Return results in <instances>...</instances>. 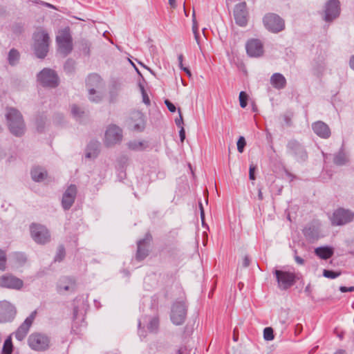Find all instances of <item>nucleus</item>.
<instances>
[{
    "mask_svg": "<svg viewBox=\"0 0 354 354\" xmlns=\"http://www.w3.org/2000/svg\"><path fill=\"white\" fill-rule=\"evenodd\" d=\"M6 118L11 133L21 136L25 132V124L21 113L15 108H8Z\"/></svg>",
    "mask_w": 354,
    "mask_h": 354,
    "instance_id": "obj_1",
    "label": "nucleus"
},
{
    "mask_svg": "<svg viewBox=\"0 0 354 354\" xmlns=\"http://www.w3.org/2000/svg\"><path fill=\"white\" fill-rule=\"evenodd\" d=\"M34 44L33 49L38 58H44L48 52L50 37L48 33L39 29L33 35Z\"/></svg>",
    "mask_w": 354,
    "mask_h": 354,
    "instance_id": "obj_2",
    "label": "nucleus"
},
{
    "mask_svg": "<svg viewBox=\"0 0 354 354\" xmlns=\"http://www.w3.org/2000/svg\"><path fill=\"white\" fill-rule=\"evenodd\" d=\"M187 313V305L185 300H177L171 306L170 319L171 322L180 326L184 324Z\"/></svg>",
    "mask_w": 354,
    "mask_h": 354,
    "instance_id": "obj_3",
    "label": "nucleus"
},
{
    "mask_svg": "<svg viewBox=\"0 0 354 354\" xmlns=\"http://www.w3.org/2000/svg\"><path fill=\"white\" fill-rule=\"evenodd\" d=\"M59 52L64 56L68 55L73 50L72 37L68 28L59 32L56 37Z\"/></svg>",
    "mask_w": 354,
    "mask_h": 354,
    "instance_id": "obj_4",
    "label": "nucleus"
},
{
    "mask_svg": "<svg viewBox=\"0 0 354 354\" xmlns=\"http://www.w3.org/2000/svg\"><path fill=\"white\" fill-rule=\"evenodd\" d=\"M28 344L34 351H44L50 346V339L44 334L34 333L28 337Z\"/></svg>",
    "mask_w": 354,
    "mask_h": 354,
    "instance_id": "obj_5",
    "label": "nucleus"
},
{
    "mask_svg": "<svg viewBox=\"0 0 354 354\" xmlns=\"http://www.w3.org/2000/svg\"><path fill=\"white\" fill-rule=\"evenodd\" d=\"M286 148L287 153L293 156L297 161L305 162L308 159V153L303 145L299 141L294 139L289 140Z\"/></svg>",
    "mask_w": 354,
    "mask_h": 354,
    "instance_id": "obj_6",
    "label": "nucleus"
},
{
    "mask_svg": "<svg viewBox=\"0 0 354 354\" xmlns=\"http://www.w3.org/2000/svg\"><path fill=\"white\" fill-rule=\"evenodd\" d=\"M273 273L275 275L278 287L281 290H287L292 286L296 282V274L294 272L274 270Z\"/></svg>",
    "mask_w": 354,
    "mask_h": 354,
    "instance_id": "obj_7",
    "label": "nucleus"
},
{
    "mask_svg": "<svg viewBox=\"0 0 354 354\" xmlns=\"http://www.w3.org/2000/svg\"><path fill=\"white\" fill-rule=\"evenodd\" d=\"M263 21L266 29L274 33L281 32L285 28L283 19L274 13H268L266 15L263 17Z\"/></svg>",
    "mask_w": 354,
    "mask_h": 354,
    "instance_id": "obj_8",
    "label": "nucleus"
},
{
    "mask_svg": "<svg viewBox=\"0 0 354 354\" xmlns=\"http://www.w3.org/2000/svg\"><path fill=\"white\" fill-rule=\"evenodd\" d=\"M354 219V212L344 208L336 209L330 218L333 225H344L351 223Z\"/></svg>",
    "mask_w": 354,
    "mask_h": 354,
    "instance_id": "obj_9",
    "label": "nucleus"
},
{
    "mask_svg": "<svg viewBox=\"0 0 354 354\" xmlns=\"http://www.w3.org/2000/svg\"><path fill=\"white\" fill-rule=\"evenodd\" d=\"M102 82L100 75L97 74H91L88 75L86 80V86L88 90L89 94V100L93 102H99L102 100V95L100 94L96 95L94 97V95L96 94V91L95 88H99L102 86Z\"/></svg>",
    "mask_w": 354,
    "mask_h": 354,
    "instance_id": "obj_10",
    "label": "nucleus"
},
{
    "mask_svg": "<svg viewBox=\"0 0 354 354\" xmlns=\"http://www.w3.org/2000/svg\"><path fill=\"white\" fill-rule=\"evenodd\" d=\"M32 239L39 244H45L50 241V234L48 229L39 224H32L30 227Z\"/></svg>",
    "mask_w": 354,
    "mask_h": 354,
    "instance_id": "obj_11",
    "label": "nucleus"
},
{
    "mask_svg": "<svg viewBox=\"0 0 354 354\" xmlns=\"http://www.w3.org/2000/svg\"><path fill=\"white\" fill-rule=\"evenodd\" d=\"M122 139V129L115 125H109L105 132L104 144L107 147L119 143Z\"/></svg>",
    "mask_w": 354,
    "mask_h": 354,
    "instance_id": "obj_12",
    "label": "nucleus"
},
{
    "mask_svg": "<svg viewBox=\"0 0 354 354\" xmlns=\"http://www.w3.org/2000/svg\"><path fill=\"white\" fill-rule=\"evenodd\" d=\"M37 80L44 86L56 87L58 85V77L54 71L44 68L37 75Z\"/></svg>",
    "mask_w": 354,
    "mask_h": 354,
    "instance_id": "obj_13",
    "label": "nucleus"
},
{
    "mask_svg": "<svg viewBox=\"0 0 354 354\" xmlns=\"http://www.w3.org/2000/svg\"><path fill=\"white\" fill-rule=\"evenodd\" d=\"M24 281L11 274H5L0 277V286L4 288L20 290Z\"/></svg>",
    "mask_w": 354,
    "mask_h": 354,
    "instance_id": "obj_14",
    "label": "nucleus"
},
{
    "mask_svg": "<svg viewBox=\"0 0 354 354\" xmlns=\"http://www.w3.org/2000/svg\"><path fill=\"white\" fill-rule=\"evenodd\" d=\"M340 13V3L339 0H328L325 6L324 19L330 22L339 17Z\"/></svg>",
    "mask_w": 354,
    "mask_h": 354,
    "instance_id": "obj_15",
    "label": "nucleus"
},
{
    "mask_svg": "<svg viewBox=\"0 0 354 354\" xmlns=\"http://www.w3.org/2000/svg\"><path fill=\"white\" fill-rule=\"evenodd\" d=\"M15 315L14 306L7 301H0V323L12 321Z\"/></svg>",
    "mask_w": 354,
    "mask_h": 354,
    "instance_id": "obj_16",
    "label": "nucleus"
},
{
    "mask_svg": "<svg viewBox=\"0 0 354 354\" xmlns=\"http://www.w3.org/2000/svg\"><path fill=\"white\" fill-rule=\"evenodd\" d=\"M152 239L150 233H147L145 238L139 240L137 243V252L136 259L137 261H140L145 259L149 254L148 247Z\"/></svg>",
    "mask_w": 354,
    "mask_h": 354,
    "instance_id": "obj_17",
    "label": "nucleus"
},
{
    "mask_svg": "<svg viewBox=\"0 0 354 354\" xmlns=\"http://www.w3.org/2000/svg\"><path fill=\"white\" fill-rule=\"evenodd\" d=\"M36 311H33L25 319V321L20 325L15 333L16 339L19 341H22L26 337L31 325L35 318Z\"/></svg>",
    "mask_w": 354,
    "mask_h": 354,
    "instance_id": "obj_18",
    "label": "nucleus"
},
{
    "mask_svg": "<svg viewBox=\"0 0 354 354\" xmlns=\"http://www.w3.org/2000/svg\"><path fill=\"white\" fill-rule=\"evenodd\" d=\"M234 17L235 21L238 25L245 26L247 24L248 11L246 9L245 2L239 3L235 6Z\"/></svg>",
    "mask_w": 354,
    "mask_h": 354,
    "instance_id": "obj_19",
    "label": "nucleus"
},
{
    "mask_svg": "<svg viewBox=\"0 0 354 354\" xmlns=\"http://www.w3.org/2000/svg\"><path fill=\"white\" fill-rule=\"evenodd\" d=\"M246 51L250 57H258L263 53L262 42L257 39H252L246 44Z\"/></svg>",
    "mask_w": 354,
    "mask_h": 354,
    "instance_id": "obj_20",
    "label": "nucleus"
},
{
    "mask_svg": "<svg viewBox=\"0 0 354 354\" xmlns=\"http://www.w3.org/2000/svg\"><path fill=\"white\" fill-rule=\"evenodd\" d=\"M77 195V187L71 185L63 194L62 204L65 210L69 209L74 203Z\"/></svg>",
    "mask_w": 354,
    "mask_h": 354,
    "instance_id": "obj_21",
    "label": "nucleus"
},
{
    "mask_svg": "<svg viewBox=\"0 0 354 354\" xmlns=\"http://www.w3.org/2000/svg\"><path fill=\"white\" fill-rule=\"evenodd\" d=\"M314 133L323 139H327L330 136L331 132L329 127L322 121H317L312 124Z\"/></svg>",
    "mask_w": 354,
    "mask_h": 354,
    "instance_id": "obj_22",
    "label": "nucleus"
},
{
    "mask_svg": "<svg viewBox=\"0 0 354 354\" xmlns=\"http://www.w3.org/2000/svg\"><path fill=\"white\" fill-rule=\"evenodd\" d=\"M303 233L306 239L310 241H314L319 238V225L310 223L304 227Z\"/></svg>",
    "mask_w": 354,
    "mask_h": 354,
    "instance_id": "obj_23",
    "label": "nucleus"
},
{
    "mask_svg": "<svg viewBox=\"0 0 354 354\" xmlns=\"http://www.w3.org/2000/svg\"><path fill=\"white\" fill-rule=\"evenodd\" d=\"M131 120L132 121L133 129L137 131H142L145 129V123L143 114L140 111H135L132 113Z\"/></svg>",
    "mask_w": 354,
    "mask_h": 354,
    "instance_id": "obj_24",
    "label": "nucleus"
},
{
    "mask_svg": "<svg viewBox=\"0 0 354 354\" xmlns=\"http://www.w3.org/2000/svg\"><path fill=\"white\" fill-rule=\"evenodd\" d=\"M270 83L277 89H283L286 86V80L281 73H274L270 77Z\"/></svg>",
    "mask_w": 354,
    "mask_h": 354,
    "instance_id": "obj_25",
    "label": "nucleus"
},
{
    "mask_svg": "<svg viewBox=\"0 0 354 354\" xmlns=\"http://www.w3.org/2000/svg\"><path fill=\"white\" fill-rule=\"evenodd\" d=\"M72 116L77 121L82 122L88 115V113L80 106L73 104L71 107Z\"/></svg>",
    "mask_w": 354,
    "mask_h": 354,
    "instance_id": "obj_26",
    "label": "nucleus"
},
{
    "mask_svg": "<svg viewBox=\"0 0 354 354\" xmlns=\"http://www.w3.org/2000/svg\"><path fill=\"white\" fill-rule=\"evenodd\" d=\"M31 177L35 182H41L47 177V171L42 167H35L31 170Z\"/></svg>",
    "mask_w": 354,
    "mask_h": 354,
    "instance_id": "obj_27",
    "label": "nucleus"
},
{
    "mask_svg": "<svg viewBox=\"0 0 354 354\" xmlns=\"http://www.w3.org/2000/svg\"><path fill=\"white\" fill-rule=\"evenodd\" d=\"M75 288V281L71 278H64L58 285V290L60 292L68 290L73 291Z\"/></svg>",
    "mask_w": 354,
    "mask_h": 354,
    "instance_id": "obj_28",
    "label": "nucleus"
},
{
    "mask_svg": "<svg viewBox=\"0 0 354 354\" xmlns=\"http://www.w3.org/2000/svg\"><path fill=\"white\" fill-rule=\"evenodd\" d=\"M315 253L322 259H328L333 254V250L329 247H319L315 249Z\"/></svg>",
    "mask_w": 354,
    "mask_h": 354,
    "instance_id": "obj_29",
    "label": "nucleus"
},
{
    "mask_svg": "<svg viewBox=\"0 0 354 354\" xmlns=\"http://www.w3.org/2000/svg\"><path fill=\"white\" fill-rule=\"evenodd\" d=\"M348 161V155L343 151L340 150L337 153L333 159V162L337 165H344Z\"/></svg>",
    "mask_w": 354,
    "mask_h": 354,
    "instance_id": "obj_30",
    "label": "nucleus"
},
{
    "mask_svg": "<svg viewBox=\"0 0 354 354\" xmlns=\"http://www.w3.org/2000/svg\"><path fill=\"white\" fill-rule=\"evenodd\" d=\"M100 143L97 141L91 142L88 145V150L93 149V151H87L86 154V158H93L95 157L97 154L98 149H99Z\"/></svg>",
    "mask_w": 354,
    "mask_h": 354,
    "instance_id": "obj_31",
    "label": "nucleus"
},
{
    "mask_svg": "<svg viewBox=\"0 0 354 354\" xmlns=\"http://www.w3.org/2000/svg\"><path fill=\"white\" fill-rule=\"evenodd\" d=\"M19 59V53L15 48H12L8 53V61L12 66L17 64Z\"/></svg>",
    "mask_w": 354,
    "mask_h": 354,
    "instance_id": "obj_32",
    "label": "nucleus"
},
{
    "mask_svg": "<svg viewBox=\"0 0 354 354\" xmlns=\"http://www.w3.org/2000/svg\"><path fill=\"white\" fill-rule=\"evenodd\" d=\"M128 147L134 151H141L145 149V144L143 141L133 140L127 144Z\"/></svg>",
    "mask_w": 354,
    "mask_h": 354,
    "instance_id": "obj_33",
    "label": "nucleus"
},
{
    "mask_svg": "<svg viewBox=\"0 0 354 354\" xmlns=\"http://www.w3.org/2000/svg\"><path fill=\"white\" fill-rule=\"evenodd\" d=\"M159 327V319L158 317H152L150 319L147 325V329L151 333H156Z\"/></svg>",
    "mask_w": 354,
    "mask_h": 354,
    "instance_id": "obj_34",
    "label": "nucleus"
},
{
    "mask_svg": "<svg viewBox=\"0 0 354 354\" xmlns=\"http://www.w3.org/2000/svg\"><path fill=\"white\" fill-rule=\"evenodd\" d=\"M12 258L15 261V263L22 266L26 261V257L22 252H15L12 254Z\"/></svg>",
    "mask_w": 354,
    "mask_h": 354,
    "instance_id": "obj_35",
    "label": "nucleus"
},
{
    "mask_svg": "<svg viewBox=\"0 0 354 354\" xmlns=\"http://www.w3.org/2000/svg\"><path fill=\"white\" fill-rule=\"evenodd\" d=\"M3 354H11L12 352V344L11 341V338L8 337L6 339L3 349H2Z\"/></svg>",
    "mask_w": 354,
    "mask_h": 354,
    "instance_id": "obj_36",
    "label": "nucleus"
},
{
    "mask_svg": "<svg viewBox=\"0 0 354 354\" xmlns=\"http://www.w3.org/2000/svg\"><path fill=\"white\" fill-rule=\"evenodd\" d=\"M263 338L266 341H271L273 340L274 338V331L272 328L271 327H266L263 330Z\"/></svg>",
    "mask_w": 354,
    "mask_h": 354,
    "instance_id": "obj_37",
    "label": "nucleus"
},
{
    "mask_svg": "<svg viewBox=\"0 0 354 354\" xmlns=\"http://www.w3.org/2000/svg\"><path fill=\"white\" fill-rule=\"evenodd\" d=\"M192 22H193V25H192L193 33L194 35L195 39L196 40L197 43L198 44V37H199L198 32V23L196 20L194 11L193 12V14H192Z\"/></svg>",
    "mask_w": 354,
    "mask_h": 354,
    "instance_id": "obj_38",
    "label": "nucleus"
},
{
    "mask_svg": "<svg viewBox=\"0 0 354 354\" xmlns=\"http://www.w3.org/2000/svg\"><path fill=\"white\" fill-rule=\"evenodd\" d=\"M65 257V249L63 245H59L57 249V252L55 257V261H61Z\"/></svg>",
    "mask_w": 354,
    "mask_h": 354,
    "instance_id": "obj_39",
    "label": "nucleus"
},
{
    "mask_svg": "<svg viewBox=\"0 0 354 354\" xmlns=\"http://www.w3.org/2000/svg\"><path fill=\"white\" fill-rule=\"evenodd\" d=\"M6 254L5 251L0 250V270H5L6 268Z\"/></svg>",
    "mask_w": 354,
    "mask_h": 354,
    "instance_id": "obj_40",
    "label": "nucleus"
},
{
    "mask_svg": "<svg viewBox=\"0 0 354 354\" xmlns=\"http://www.w3.org/2000/svg\"><path fill=\"white\" fill-rule=\"evenodd\" d=\"M323 275L329 279H335L340 275V272H336L330 270H324Z\"/></svg>",
    "mask_w": 354,
    "mask_h": 354,
    "instance_id": "obj_41",
    "label": "nucleus"
},
{
    "mask_svg": "<svg viewBox=\"0 0 354 354\" xmlns=\"http://www.w3.org/2000/svg\"><path fill=\"white\" fill-rule=\"evenodd\" d=\"M247 101H248V95L244 91H241L239 93L240 106L242 108H245L247 106Z\"/></svg>",
    "mask_w": 354,
    "mask_h": 354,
    "instance_id": "obj_42",
    "label": "nucleus"
},
{
    "mask_svg": "<svg viewBox=\"0 0 354 354\" xmlns=\"http://www.w3.org/2000/svg\"><path fill=\"white\" fill-rule=\"evenodd\" d=\"M246 145V142L243 136H241L237 141V150L239 153H242L244 150V147Z\"/></svg>",
    "mask_w": 354,
    "mask_h": 354,
    "instance_id": "obj_43",
    "label": "nucleus"
},
{
    "mask_svg": "<svg viewBox=\"0 0 354 354\" xmlns=\"http://www.w3.org/2000/svg\"><path fill=\"white\" fill-rule=\"evenodd\" d=\"M140 90H141V93H142V102L146 104V105H150V100H149V97L147 93V92L145 91V88L143 86H140Z\"/></svg>",
    "mask_w": 354,
    "mask_h": 354,
    "instance_id": "obj_44",
    "label": "nucleus"
},
{
    "mask_svg": "<svg viewBox=\"0 0 354 354\" xmlns=\"http://www.w3.org/2000/svg\"><path fill=\"white\" fill-rule=\"evenodd\" d=\"M165 104L169 111L174 113L176 111L175 105L173 103H171L169 100H166L165 101Z\"/></svg>",
    "mask_w": 354,
    "mask_h": 354,
    "instance_id": "obj_45",
    "label": "nucleus"
},
{
    "mask_svg": "<svg viewBox=\"0 0 354 354\" xmlns=\"http://www.w3.org/2000/svg\"><path fill=\"white\" fill-rule=\"evenodd\" d=\"M178 111H179V113H180V115H179V118H177L176 119V125L181 128V127H183V116L180 113V109H178Z\"/></svg>",
    "mask_w": 354,
    "mask_h": 354,
    "instance_id": "obj_46",
    "label": "nucleus"
},
{
    "mask_svg": "<svg viewBox=\"0 0 354 354\" xmlns=\"http://www.w3.org/2000/svg\"><path fill=\"white\" fill-rule=\"evenodd\" d=\"M254 170H255V167L253 166V165H250V169H249V178H250V180H254L255 179Z\"/></svg>",
    "mask_w": 354,
    "mask_h": 354,
    "instance_id": "obj_47",
    "label": "nucleus"
},
{
    "mask_svg": "<svg viewBox=\"0 0 354 354\" xmlns=\"http://www.w3.org/2000/svg\"><path fill=\"white\" fill-rule=\"evenodd\" d=\"M339 290L342 292H353V291H354V286H351L349 288H347L346 286H341L339 288Z\"/></svg>",
    "mask_w": 354,
    "mask_h": 354,
    "instance_id": "obj_48",
    "label": "nucleus"
},
{
    "mask_svg": "<svg viewBox=\"0 0 354 354\" xmlns=\"http://www.w3.org/2000/svg\"><path fill=\"white\" fill-rule=\"evenodd\" d=\"M179 136L181 142H183L185 139V131L183 127H181L180 130L179 131Z\"/></svg>",
    "mask_w": 354,
    "mask_h": 354,
    "instance_id": "obj_49",
    "label": "nucleus"
},
{
    "mask_svg": "<svg viewBox=\"0 0 354 354\" xmlns=\"http://www.w3.org/2000/svg\"><path fill=\"white\" fill-rule=\"evenodd\" d=\"M302 329H303V326L301 324H297L296 326H295V333L296 335H299L301 333L302 331Z\"/></svg>",
    "mask_w": 354,
    "mask_h": 354,
    "instance_id": "obj_50",
    "label": "nucleus"
},
{
    "mask_svg": "<svg viewBox=\"0 0 354 354\" xmlns=\"http://www.w3.org/2000/svg\"><path fill=\"white\" fill-rule=\"evenodd\" d=\"M294 258H295V261H296V263L297 264H299V265H304V260L301 257H299V256L295 254Z\"/></svg>",
    "mask_w": 354,
    "mask_h": 354,
    "instance_id": "obj_51",
    "label": "nucleus"
},
{
    "mask_svg": "<svg viewBox=\"0 0 354 354\" xmlns=\"http://www.w3.org/2000/svg\"><path fill=\"white\" fill-rule=\"evenodd\" d=\"M250 260L249 257L245 256V257L243 258V266L244 267H248L250 265Z\"/></svg>",
    "mask_w": 354,
    "mask_h": 354,
    "instance_id": "obj_52",
    "label": "nucleus"
},
{
    "mask_svg": "<svg viewBox=\"0 0 354 354\" xmlns=\"http://www.w3.org/2000/svg\"><path fill=\"white\" fill-rule=\"evenodd\" d=\"M349 66L350 68L354 71V55H352L349 60Z\"/></svg>",
    "mask_w": 354,
    "mask_h": 354,
    "instance_id": "obj_53",
    "label": "nucleus"
},
{
    "mask_svg": "<svg viewBox=\"0 0 354 354\" xmlns=\"http://www.w3.org/2000/svg\"><path fill=\"white\" fill-rule=\"evenodd\" d=\"M258 198L261 201H262L263 199V193H262L261 189H259V192H258Z\"/></svg>",
    "mask_w": 354,
    "mask_h": 354,
    "instance_id": "obj_54",
    "label": "nucleus"
},
{
    "mask_svg": "<svg viewBox=\"0 0 354 354\" xmlns=\"http://www.w3.org/2000/svg\"><path fill=\"white\" fill-rule=\"evenodd\" d=\"M169 3L172 8L176 7V0H169Z\"/></svg>",
    "mask_w": 354,
    "mask_h": 354,
    "instance_id": "obj_55",
    "label": "nucleus"
},
{
    "mask_svg": "<svg viewBox=\"0 0 354 354\" xmlns=\"http://www.w3.org/2000/svg\"><path fill=\"white\" fill-rule=\"evenodd\" d=\"M183 71H184L189 77H190L192 75L191 71H189V69L188 68L185 67V68H183Z\"/></svg>",
    "mask_w": 354,
    "mask_h": 354,
    "instance_id": "obj_56",
    "label": "nucleus"
},
{
    "mask_svg": "<svg viewBox=\"0 0 354 354\" xmlns=\"http://www.w3.org/2000/svg\"><path fill=\"white\" fill-rule=\"evenodd\" d=\"M286 174L287 176L290 178V180H292L295 178V176L293 174H290L288 171H286Z\"/></svg>",
    "mask_w": 354,
    "mask_h": 354,
    "instance_id": "obj_57",
    "label": "nucleus"
},
{
    "mask_svg": "<svg viewBox=\"0 0 354 354\" xmlns=\"http://www.w3.org/2000/svg\"><path fill=\"white\" fill-rule=\"evenodd\" d=\"M334 354H346V351L344 350L340 349L335 352Z\"/></svg>",
    "mask_w": 354,
    "mask_h": 354,
    "instance_id": "obj_58",
    "label": "nucleus"
},
{
    "mask_svg": "<svg viewBox=\"0 0 354 354\" xmlns=\"http://www.w3.org/2000/svg\"><path fill=\"white\" fill-rule=\"evenodd\" d=\"M178 63L183 62V55L182 54L179 55L178 57Z\"/></svg>",
    "mask_w": 354,
    "mask_h": 354,
    "instance_id": "obj_59",
    "label": "nucleus"
},
{
    "mask_svg": "<svg viewBox=\"0 0 354 354\" xmlns=\"http://www.w3.org/2000/svg\"><path fill=\"white\" fill-rule=\"evenodd\" d=\"M77 315V308L75 307L73 309V316L75 318H76Z\"/></svg>",
    "mask_w": 354,
    "mask_h": 354,
    "instance_id": "obj_60",
    "label": "nucleus"
},
{
    "mask_svg": "<svg viewBox=\"0 0 354 354\" xmlns=\"http://www.w3.org/2000/svg\"><path fill=\"white\" fill-rule=\"evenodd\" d=\"M204 216H205L204 209H202V211L201 212V217L202 221H203Z\"/></svg>",
    "mask_w": 354,
    "mask_h": 354,
    "instance_id": "obj_61",
    "label": "nucleus"
},
{
    "mask_svg": "<svg viewBox=\"0 0 354 354\" xmlns=\"http://www.w3.org/2000/svg\"><path fill=\"white\" fill-rule=\"evenodd\" d=\"M279 322H280V323L281 324L282 326H283V328H285L286 321H285V320H280Z\"/></svg>",
    "mask_w": 354,
    "mask_h": 354,
    "instance_id": "obj_62",
    "label": "nucleus"
},
{
    "mask_svg": "<svg viewBox=\"0 0 354 354\" xmlns=\"http://www.w3.org/2000/svg\"><path fill=\"white\" fill-rule=\"evenodd\" d=\"M71 64V62H69V61H68V62L66 63L65 66H64L65 69H67L68 66H69V64Z\"/></svg>",
    "mask_w": 354,
    "mask_h": 354,
    "instance_id": "obj_63",
    "label": "nucleus"
},
{
    "mask_svg": "<svg viewBox=\"0 0 354 354\" xmlns=\"http://www.w3.org/2000/svg\"><path fill=\"white\" fill-rule=\"evenodd\" d=\"M179 66L180 68L183 70V68H185V67L183 66V62H179Z\"/></svg>",
    "mask_w": 354,
    "mask_h": 354,
    "instance_id": "obj_64",
    "label": "nucleus"
}]
</instances>
